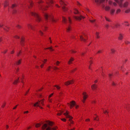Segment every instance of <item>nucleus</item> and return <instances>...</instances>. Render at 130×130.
I'll return each mask as SVG.
<instances>
[{
    "mask_svg": "<svg viewBox=\"0 0 130 130\" xmlns=\"http://www.w3.org/2000/svg\"><path fill=\"white\" fill-rule=\"evenodd\" d=\"M34 106L35 107H40V103H39L38 101L36 102L35 104L34 105Z\"/></svg>",
    "mask_w": 130,
    "mask_h": 130,
    "instance_id": "5701e85b",
    "label": "nucleus"
},
{
    "mask_svg": "<svg viewBox=\"0 0 130 130\" xmlns=\"http://www.w3.org/2000/svg\"><path fill=\"white\" fill-rule=\"evenodd\" d=\"M47 124L45 123L43 125L41 129L43 130H44L46 129L47 128Z\"/></svg>",
    "mask_w": 130,
    "mask_h": 130,
    "instance_id": "f3484780",
    "label": "nucleus"
},
{
    "mask_svg": "<svg viewBox=\"0 0 130 130\" xmlns=\"http://www.w3.org/2000/svg\"><path fill=\"white\" fill-rule=\"evenodd\" d=\"M32 4H33L32 2L31 1V2H30V5L29 6V8H31L32 6Z\"/></svg>",
    "mask_w": 130,
    "mask_h": 130,
    "instance_id": "a19ab883",
    "label": "nucleus"
},
{
    "mask_svg": "<svg viewBox=\"0 0 130 130\" xmlns=\"http://www.w3.org/2000/svg\"><path fill=\"white\" fill-rule=\"evenodd\" d=\"M125 44H128L130 43V42H129L128 41H125Z\"/></svg>",
    "mask_w": 130,
    "mask_h": 130,
    "instance_id": "e2e57ef3",
    "label": "nucleus"
},
{
    "mask_svg": "<svg viewBox=\"0 0 130 130\" xmlns=\"http://www.w3.org/2000/svg\"><path fill=\"white\" fill-rule=\"evenodd\" d=\"M73 12L75 14H79V13L78 10L75 8L74 9Z\"/></svg>",
    "mask_w": 130,
    "mask_h": 130,
    "instance_id": "aec40b11",
    "label": "nucleus"
},
{
    "mask_svg": "<svg viewBox=\"0 0 130 130\" xmlns=\"http://www.w3.org/2000/svg\"><path fill=\"white\" fill-rule=\"evenodd\" d=\"M19 78H18L17 79H16L14 82L13 83V84L14 85H15L17 84L18 82Z\"/></svg>",
    "mask_w": 130,
    "mask_h": 130,
    "instance_id": "cd10ccee",
    "label": "nucleus"
},
{
    "mask_svg": "<svg viewBox=\"0 0 130 130\" xmlns=\"http://www.w3.org/2000/svg\"><path fill=\"white\" fill-rule=\"evenodd\" d=\"M74 59L73 58L71 57L68 62V64L70 65L72 64L73 62L74 61Z\"/></svg>",
    "mask_w": 130,
    "mask_h": 130,
    "instance_id": "4468645a",
    "label": "nucleus"
},
{
    "mask_svg": "<svg viewBox=\"0 0 130 130\" xmlns=\"http://www.w3.org/2000/svg\"><path fill=\"white\" fill-rule=\"evenodd\" d=\"M69 112L66 111V112L64 113V115L67 118H68L70 119H73L72 117L69 115Z\"/></svg>",
    "mask_w": 130,
    "mask_h": 130,
    "instance_id": "9d476101",
    "label": "nucleus"
},
{
    "mask_svg": "<svg viewBox=\"0 0 130 130\" xmlns=\"http://www.w3.org/2000/svg\"><path fill=\"white\" fill-rule=\"evenodd\" d=\"M53 69L55 70H59V69L58 68L54 66V67Z\"/></svg>",
    "mask_w": 130,
    "mask_h": 130,
    "instance_id": "4d7b16f0",
    "label": "nucleus"
},
{
    "mask_svg": "<svg viewBox=\"0 0 130 130\" xmlns=\"http://www.w3.org/2000/svg\"><path fill=\"white\" fill-rule=\"evenodd\" d=\"M47 122L48 123V124L50 125V126H52L53 124V122L50 121H47Z\"/></svg>",
    "mask_w": 130,
    "mask_h": 130,
    "instance_id": "f704fd0d",
    "label": "nucleus"
},
{
    "mask_svg": "<svg viewBox=\"0 0 130 130\" xmlns=\"http://www.w3.org/2000/svg\"><path fill=\"white\" fill-rule=\"evenodd\" d=\"M44 100V99H43L40 101H38V102L40 103V106H41V105L42 106H43L44 105V104L43 103V102Z\"/></svg>",
    "mask_w": 130,
    "mask_h": 130,
    "instance_id": "a211bd4d",
    "label": "nucleus"
},
{
    "mask_svg": "<svg viewBox=\"0 0 130 130\" xmlns=\"http://www.w3.org/2000/svg\"><path fill=\"white\" fill-rule=\"evenodd\" d=\"M130 12V9H128L126 10L125 11V12L126 13H128Z\"/></svg>",
    "mask_w": 130,
    "mask_h": 130,
    "instance_id": "79ce46f5",
    "label": "nucleus"
},
{
    "mask_svg": "<svg viewBox=\"0 0 130 130\" xmlns=\"http://www.w3.org/2000/svg\"><path fill=\"white\" fill-rule=\"evenodd\" d=\"M95 3H96L97 4H100V0H95Z\"/></svg>",
    "mask_w": 130,
    "mask_h": 130,
    "instance_id": "6e6d98bb",
    "label": "nucleus"
},
{
    "mask_svg": "<svg viewBox=\"0 0 130 130\" xmlns=\"http://www.w3.org/2000/svg\"><path fill=\"white\" fill-rule=\"evenodd\" d=\"M9 4V3L8 2H7V1H5L4 3V7H6Z\"/></svg>",
    "mask_w": 130,
    "mask_h": 130,
    "instance_id": "b1692460",
    "label": "nucleus"
},
{
    "mask_svg": "<svg viewBox=\"0 0 130 130\" xmlns=\"http://www.w3.org/2000/svg\"><path fill=\"white\" fill-rule=\"evenodd\" d=\"M121 12V10L120 9H118L116 10V13L117 14L120 13Z\"/></svg>",
    "mask_w": 130,
    "mask_h": 130,
    "instance_id": "72a5a7b5",
    "label": "nucleus"
},
{
    "mask_svg": "<svg viewBox=\"0 0 130 130\" xmlns=\"http://www.w3.org/2000/svg\"><path fill=\"white\" fill-rule=\"evenodd\" d=\"M21 51H20L19 52H17V56H19L21 53Z\"/></svg>",
    "mask_w": 130,
    "mask_h": 130,
    "instance_id": "49530a36",
    "label": "nucleus"
},
{
    "mask_svg": "<svg viewBox=\"0 0 130 130\" xmlns=\"http://www.w3.org/2000/svg\"><path fill=\"white\" fill-rule=\"evenodd\" d=\"M114 1L118 4L119 6L121 7H127L129 4L128 2L127 1L125 2L123 4H122L121 2H119L118 0H114Z\"/></svg>",
    "mask_w": 130,
    "mask_h": 130,
    "instance_id": "f03ea898",
    "label": "nucleus"
},
{
    "mask_svg": "<svg viewBox=\"0 0 130 130\" xmlns=\"http://www.w3.org/2000/svg\"><path fill=\"white\" fill-rule=\"evenodd\" d=\"M60 3L61 6L62 7V8L63 10L64 11H67L68 9L67 5L62 0L60 1Z\"/></svg>",
    "mask_w": 130,
    "mask_h": 130,
    "instance_id": "7ed1b4c3",
    "label": "nucleus"
},
{
    "mask_svg": "<svg viewBox=\"0 0 130 130\" xmlns=\"http://www.w3.org/2000/svg\"><path fill=\"white\" fill-rule=\"evenodd\" d=\"M7 51V50H5L2 52V53L4 54H5Z\"/></svg>",
    "mask_w": 130,
    "mask_h": 130,
    "instance_id": "5fc2aeb1",
    "label": "nucleus"
},
{
    "mask_svg": "<svg viewBox=\"0 0 130 130\" xmlns=\"http://www.w3.org/2000/svg\"><path fill=\"white\" fill-rule=\"evenodd\" d=\"M27 27L29 29H33V27L32 25L31 24H27Z\"/></svg>",
    "mask_w": 130,
    "mask_h": 130,
    "instance_id": "4be33fe9",
    "label": "nucleus"
},
{
    "mask_svg": "<svg viewBox=\"0 0 130 130\" xmlns=\"http://www.w3.org/2000/svg\"><path fill=\"white\" fill-rule=\"evenodd\" d=\"M62 18V22L64 23H66L67 22V20H66V18L64 17H63Z\"/></svg>",
    "mask_w": 130,
    "mask_h": 130,
    "instance_id": "7c9ffc66",
    "label": "nucleus"
},
{
    "mask_svg": "<svg viewBox=\"0 0 130 130\" xmlns=\"http://www.w3.org/2000/svg\"><path fill=\"white\" fill-rule=\"evenodd\" d=\"M53 95V93H51L50 95H49L48 96V98H50Z\"/></svg>",
    "mask_w": 130,
    "mask_h": 130,
    "instance_id": "774afa93",
    "label": "nucleus"
},
{
    "mask_svg": "<svg viewBox=\"0 0 130 130\" xmlns=\"http://www.w3.org/2000/svg\"><path fill=\"white\" fill-rule=\"evenodd\" d=\"M39 32L40 35L41 36H42L43 35V32L41 31V30H39Z\"/></svg>",
    "mask_w": 130,
    "mask_h": 130,
    "instance_id": "09e8293b",
    "label": "nucleus"
},
{
    "mask_svg": "<svg viewBox=\"0 0 130 130\" xmlns=\"http://www.w3.org/2000/svg\"><path fill=\"white\" fill-rule=\"evenodd\" d=\"M41 125V124L40 123H38L36 124L35 127L36 128H38L40 127Z\"/></svg>",
    "mask_w": 130,
    "mask_h": 130,
    "instance_id": "473e14b6",
    "label": "nucleus"
},
{
    "mask_svg": "<svg viewBox=\"0 0 130 130\" xmlns=\"http://www.w3.org/2000/svg\"><path fill=\"white\" fill-rule=\"evenodd\" d=\"M100 34L99 32H96V38L97 39H99L100 38V36L99 35Z\"/></svg>",
    "mask_w": 130,
    "mask_h": 130,
    "instance_id": "c85d7f7f",
    "label": "nucleus"
},
{
    "mask_svg": "<svg viewBox=\"0 0 130 130\" xmlns=\"http://www.w3.org/2000/svg\"><path fill=\"white\" fill-rule=\"evenodd\" d=\"M21 59H20L16 62L15 63L17 65L20 64L21 63Z\"/></svg>",
    "mask_w": 130,
    "mask_h": 130,
    "instance_id": "bb28decb",
    "label": "nucleus"
},
{
    "mask_svg": "<svg viewBox=\"0 0 130 130\" xmlns=\"http://www.w3.org/2000/svg\"><path fill=\"white\" fill-rule=\"evenodd\" d=\"M77 5H78V6H81V5L78 2H77Z\"/></svg>",
    "mask_w": 130,
    "mask_h": 130,
    "instance_id": "0e129e2a",
    "label": "nucleus"
},
{
    "mask_svg": "<svg viewBox=\"0 0 130 130\" xmlns=\"http://www.w3.org/2000/svg\"><path fill=\"white\" fill-rule=\"evenodd\" d=\"M94 120L97 121L98 120H99V118H98V117L97 116H96V117L95 118Z\"/></svg>",
    "mask_w": 130,
    "mask_h": 130,
    "instance_id": "338daca9",
    "label": "nucleus"
},
{
    "mask_svg": "<svg viewBox=\"0 0 130 130\" xmlns=\"http://www.w3.org/2000/svg\"><path fill=\"white\" fill-rule=\"evenodd\" d=\"M52 68V67L51 66H49L46 69V71H50V70Z\"/></svg>",
    "mask_w": 130,
    "mask_h": 130,
    "instance_id": "603ef678",
    "label": "nucleus"
},
{
    "mask_svg": "<svg viewBox=\"0 0 130 130\" xmlns=\"http://www.w3.org/2000/svg\"><path fill=\"white\" fill-rule=\"evenodd\" d=\"M17 27L19 29H20L22 28V26L20 25H18L17 26Z\"/></svg>",
    "mask_w": 130,
    "mask_h": 130,
    "instance_id": "13d9d810",
    "label": "nucleus"
},
{
    "mask_svg": "<svg viewBox=\"0 0 130 130\" xmlns=\"http://www.w3.org/2000/svg\"><path fill=\"white\" fill-rule=\"evenodd\" d=\"M71 119H70L69 120L70 122L71 123V124H73V122L72 120Z\"/></svg>",
    "mask_w": 130,
    "mask_h": 130,
    "instance_id": "69168bd1",
    "label": "nucleus"
},
{
    "mask_svg": "<svg viewBox=\"0 0 130 130\" xmlns=\"http://www.w3.org/2000/svg\"><path fill=\"white\" fill-rule=\"evenodd\" d=\"M93 58L92 57H90V58L89 59V63L91 65L93 63V61H92Z\"/></svg>",
    "mask_w": 130,
    "mask_h": 130,
    "instance_id": "393cba45",
    "label": "nucleus"
},
{
    "mask_svg": "<svg viewBox=\"0 0 130 130\" xmlns=\"http://www.w3.org/2000/svg\"><path fill=\"white\" fill-rule=\"evenodd\" d=\"M82 95H83V99L82 100V101L83 103H85V101L88 98V96L87 93L85 92H83Z\"/></svg>",
    "mask_w": 130,
    "mask_h": 130,
    "instance_id": "423d86ee",
    "label": "nucleus"
},
{
    "mask_svg": "<svg viewBox=\"0 0 130 130\" xmlns=\"http://www.w3.org/2000/svg\"><path fill=\"white\" fill-rule=\"evenodd\" d=\"M54 87H56L57 89L59 90L60 89V87L57 85H55L54 86Z\"/></svg>",
    "mask_w": 130,
    "mask_h": 130,
    "instance_id": "c9c22d12",
    "label": "nucleus"
},
{
    "mask_svg": "<svg viewBox=\"0 0 130 130\" xmlns=\"http://www.w3.org/2000/svg\"><path fill=\"white\" fill-rule=\"evenodd\" d=\"M44 29H43V28H42L43 30L44 31H45L47 30V29H48V27H47L44 26Z\"/></svg>",
    "mask_w": 130,
    "mask_h": 130,
    "instance_id": "a18cd8bd",
    "label": "nucleus"
},
{
    "mask_svg": "<svg viewBox=\"0 0 130 130\" xmlns=\"http://www.w3.org/2000/svg\"><path fill=\"white\" fill-rule=\"evenodd\" d=\"M62 113V111L61 110H59L58 111V112L57 113V115L58 116H60L61 115Z\"/></svg>",
    "mask_w": 130,
    "mask_h": 130,
    "instance_id": "2f4dec72",
    "label": "nucleus"
},
{
    "mask_svg": "<svg viewBox=\"0 0 130 130\" xmlns=\"http://www.w3.org/2000/svg\"><path fill=\"white\" fill-rule=\"evenodd\" d=\"M30 14L34 16L36 18V20L37 22H40L41 21V18L37 13L32 12L30 13Z\"/></svg>",
    "mask_w": 130,
    "mask_h": 130,
    "instance_id": "20e7f679",
    "label": "nucleus"
},
{
    "mask_svg": "<svg viewBox=\"0 0 130 130\" xmlns=\"http://www.w3.org/2000/svg\"><path fill=\"white\" fill-rule=\"evenodd\" d=\"M55 1H54L52 0H51L50 2H48L47 1L46 2V3L48 5L46 6H42L40 8V9L42 10H47V9L48 7H51L52 6L51 4H53L55 3Z\"/></svg>",
    "mask_w": 130,
    "mask_h": 130,
    "instance_id": "f257e3e1",
    "label": "nucleus"
},
{
    "mask_svg": "<svg viewBox=\"0 0 130 130\" xmlns=\"http://www.w3.org/2000/svg\"><path fill=\"white\" fill-rule=\"evenodd\" d=\"M45 50H47V49L50 50V49H51V50H52V51H53L54 50L52 49V46H50V47H48L46 48H45Z\"/></svg>",
    "mask_w": 130,
    "mask_h": 130,
    "instance_id": "ea45409f",
    "label": "nucleus"
},
{
    "mask_svg": "<svg viewBox=\"0 0 130 130\" xmlns=\"http://www.w3.org/2000/svg\"><path fill=\"white\" fill-rule=\"evenodd\" d=\"M4 30L6 31H8L10 30V28L8 27L5 26L3 27Z\"/></svg>",
    "mask_w": 130,
    "mask_h": 130,
    "instance_id": "412c9836",
    "label": "nucleus"
},
{
    "mask_svg": "<svg viewBox=\"0 0 130 130\" xmlns=\"http://www.w3.org/2000/svg\"><path fill=\"white\" fill-rule=\"evenodd\" d=\"M74 81L73 80H71L70 81H68L66 82L64 84L65 85L67 86L70 84H72L74 83Z\"/></svg>",
    "mask_w": 130,
    "mask_h": 130,
    "instance_id": "f8f14e48",
    "label": "nucleus"
},
{
    "mask_svg": "<svg viewBox=\"0 0 130 130\" xmlns=\"http://www.w3.org/2000/svg\"><path fill=\"white\" fill-rule=\"evenodd\" d=\"M103 112L106 115L108 114V112L107 111V110H103Z\"/></svg>",
    "mask_w": 130,
    "mask_h": 130,
    "instance_id": "c03bdc74",
    "label": "nucleus"
},
{
    "mask_svg": "<svg viewBox=\"0 0 130 130\" xmlns=\"http://www.w3.org/2000/svg\"><path fill=\"white\" fill-rule=\"evenodd\" d=\"M6 103L5 102H4L2 104L1 107L2 108H4L6 105Z\"/></svg>",
    "mask_w": 130,
    "mask_h": 130,
    "instance_id": "864d4df0",
    "label": "nucleus"
},
{
    "mask_svg": "<svg viewBox=\"0 0 130 130\" xmlns=\"http://www.w3.org/2000/svg\"><path fill=\"white\" fill-rule=\"evenodd\" d=\"M115 11V10L114 9H112L110 11V13L111 15H113Z\"/></svg>",
    "mask_w": 130,
    "mask_h": 130,
    "instance_id": "a878e982",
    "label": "nucleus"
},
{
    "mask_svg": "<svg viewBox=\"0 0 130 130\" xmlns=\"http://www.w3.org/2000/svg\"><path fill=\"white\" fill-rule=\"evenodd\" d=\"M87 36L85 35L80 36V40L81 41L84 42H86V40Z\"/></svg>",
    "mask_w": 130,
    "mask_h": 130,
    "instance_id": "6e6552de",
    "label": "nucleus"
},
{
    "mask_svg": "<svg viewBox=\"0 0 130 130\" xmlns=\"http://www.w3.org/2000/svg\"><path fill=\"white\" fill-rule=\"evenodd\" d=\"M95 20H90V21L91 23H93L94 22H95Z\"/></svg>",
    "mask_w": 130,
    "mask_h": 130,
    "instance_id": "bf43d9fd",
    "label": "nucleus"
},
{
    "mask_svg": "<svg viewBox=\"0 0 130 130\" xmlns=\"http://www.w3.org/2000/svg\"><path fill=\"white\" fill-rule=\"evenodd\" d=\"M57 128V126H55L53 127H48L46 130H56Z\"/></svg>",
    "mask_w": 130,
    "mask_h": 130,
    "instance_id": "9b49d317",
    "label": "nucleus"
},
{
    "mask_svg": "<svg viewBox=\"0 0 130 130\" xmlns=\"http://www.w3.org/2000/svg\"><path fill=\"white\" fill-rule=\"evenodd\" d=\"M72 29V27L71 26L69 25L67 28V32H69Z\"/></svg>",
    "mask_w": 130,
    "mask_h": 130,
    "instance_id": "6ab92c4d",
    "label": "nucleus"
},
{
    "mask_svg": "<svg viewBox=\"0 0 130 130\" xmlns=\"http://www.w3.org/2000/svg\"><path fill=\"white\" fill-rule=\"evenodd\" d=\"M85 17L82 15L79 16L74 15L73 16V18L76 20L78 21H80L81 20H83L85 18Z\"/></svg>",
    "mask_w": 130,
    "mask_h": 130,
    "instance_id": "39448f33",
    "label": "nucleus"
},
{
    "mask_svg": "<svg viewBox=\"0 0 130 130\" xmlns=\"http://www.w3.org/2000/svg\"><path fill=\"white\" fill-rule=\"evenodd\" d=\"M70 52H71V53L72 54L75 53L76 52V51L75 50H71L70 51Z\"/></svg>",
    "mask_w": 130,
    "mask_h": 130,
    "instance_id": "e433bc0d",
    "label": "nucleus"
},
{
    "mask_svg": "<svg viewBox=\"0 0 130 130\" xmlns=\"http://www.w3.org/2000/svg\"><path fill=\"white\" fill-rule=\"evenodd\" d=\"M103 51L102 50H99L97 52L96 54H98L100 53H103Z\"/></svg>",
    "mask_w": 130,
    "mask_h": 130,
    "instance_id": "58836bf2",
    "label": "nucleus"
},
{
    "mask_svg": "<svg viewBox=\"0 0 130 130\" xmlns=\"http://www.w3.org/2000/svg\"><path fill=\"white\" fill-rule=\"evenodd\" d=\"M123 24L126 26H128L129 24L128 22L127 21H125L123 22Z\"/></svg>",
    "mask_w": 130,
    "mask_h": 130,
    "instance_id": "4c0bfd02",
    "label": "nucleus"
},
{
    "mask_svg": "<svg viewBox=\"0 0 130 130\" xmlns=\"http://www.w3.org/2000/svg\"><path fill=\"white\" fill-rule=\"evenodd\" d=\"M14 38L16 39H19L20 38V37L18 35H15L14 36Z\"/></svg>",
    "mask_w": 130,
    "mask_h": 130,
    "instance_id": "8fccbe9b",
    "label": "nucleus"
},
{
    "mask_svg": "<svg viewBox=\"0 0 130 130\" xmlns=\"http://www.w3.org/2000/svg\"><path fill=\"white\" fill-rule=\"evenodd\" d=\"M76 105L75 102L74 101H72L70 102V108L72 109Z\"/></svg>",
    "mask_w": 130,
    "mask_h": 130,
    "instance_id": "1a4fd4ad",
    "label": "nucleus"
},
{
    "mask_svg": "<svg viewBox=\"0 0 130 130\" xmlns=\"http://www.w3.org/2000/svg\"><path fill=\"white\" fill-rule=\"evenodd\" d=\"M25 42V38L23 37H21V40L20 43L23 46L24 45V43Z\"/></svg>",
    "mask_w": 130,
    "mask_h": 130,
    "instance_id": "2eb2a0df",
    "label": "nucleus"
},
{
    "mask_svg": "<svg viewBox=\"0 0 130 130\" xmlns=\"http://www.w3.org/2000/svg\"><path fill=\"white\" fill-rule=\"evenodd\" d=\"M97 88V85L96 84H94L92 85L91 86V88L92 90H95Z\"/></svg>",
    "mask_w": 130,
    "mask_h": 130,
    "instance_id": "dca6fc26",
    "label": "nucleus"
},
{
    "mask_svg": "<svg viewBox=\"0 0 130 130\" xmlns=\"http://www.w3.org/2000/svg\"><path fill=\"white\" fill-rule=\"evenodd\" d=\"M105 19L107 21H108L109 22L110 21V19L108 18H107L106 17H105Z\"/></svg>",
    "mask_w": 130,
    "mask_h": 130,
    "instance_id": "052dcab7",
    "label": "nucleus"
},
{
    "mask_svg": "<svg viewBox=\"0 0 130 130\" xmlns=\"http://www.w3.org/2000/svg\"><path fill=\"white\" fill-rule=\"evenodd\" d=\"M60 63V62L58 61H57L56 64L54 63V64H56L57 66H58Z\"/></svg>",
    "mask_w": 130,
    "mask_h": 130,
    "instance_id": "3c124183",
    "label": "nucleus"
},
{
    "mask_svg": "<svg viewBox=\"0 0 130 130\" xmlns=\"http://www.w3.org/2000/svg\"><path fill=\"white\" fill-rule=\"evenodd\" d=\"M77 70V68H75L73 69L72 70V71H71V73H72L75 71H76Z\"/></svg>",
    "mask_w": 130,
    "mask_h": 130,
    "instance_id": "de8ad7c7",
    "label": "nucleus"
},
{
    "mask_svg": "<svg viewBox=\"0 0 130 130\" xmlns=\"http://www.w3.org/2000/svg\"><path fill=\"white\" fill-rule=\"evenodd\" d=\"M124 35V34L121 33L120 34L118 37V40H122L123 39Z\"/></svg>",
    "mask_w": 130,
    "mask_h": 130,
    "instance_id": "ddd939ff",
    "label": "nucleus"
},
{
    "mask_svg": "<svg viewBox=\"0 0 130 130\" xmlns=\"http://www.w3.org/2000/svg\"><path fill=\"white\" fill-rule=\"evenodd\" d=\"M111 51L112 53H114L115 52V50L113 48H112L111 49Z\"/></svg>",
    "mask_w": 130,
    "mask_h": 130,
    "instance_id": "37998d69",
    "label": "nucleus"
},
{
    "mask_svg": "<svg viewBox=\"0 0 130 130\" xmlns=\"http://www.w3.org/2000/svg\"><path fill=\"white\" fill-rule=\"evenodd\" d=\"M110 8V7L108 6H106L105 7V10L106 11H108L109 10Z\"/></svg>",
    "mask_w": 130,
    "mask_h": 130,
    "instance_id": "c756f323",
    "label": "nucleus"
},
{
    "mask_svg": "<svg viewBox=\"0 0 130 130\" xmlns=\"http://www.w3.org/2000/svg\"><path fill=\"white\" fill-rule=\"evenodd\" d=\"M44 17L46 20H47L48 19H49L53 22H55V20L53 19V15L48 16L47 13H45L44 15Z\"/></svg>",
    "mask_w": 130,
    "mask_h": 130,
    "instance_id": "0eeeda50",
    "label": "nucleus"
},
{
    "mask_svg": "<svg viewBox=\"0 0 130 130\" xmlns=\"http://www.w3.org/2000/svg\"><path fill=\"white\" fill-rule=\"evenodd\" d=\"M47 61V59H44V60H43V63H44V64Z\"/></svg>",
    "mask_w": 130,
    "mask_h": 130,
    "instance_id": "680f3d73",
    "label": "nucleus"
}]
</instances>
